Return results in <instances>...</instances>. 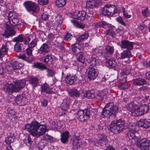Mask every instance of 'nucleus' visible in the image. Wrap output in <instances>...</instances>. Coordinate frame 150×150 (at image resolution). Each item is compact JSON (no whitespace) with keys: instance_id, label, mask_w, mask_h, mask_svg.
I'll return each mask as SVG.
<instances>
[{"instance_id":"55","label":"nucleus","mask_w":150,"mask_h":150,"mask_svg":"<svg viewBox=\"0 0 150 150\" xmlns=\"http://www.w3.org/2000/svg\"><path fill=\"white\" fill-rule=\"evenodd\" d=\"M133 131L132 129V128L131 131L128 132V136L130 139H133L135 137L134 134L132 131Z\"/></svg>"},{"instance_id":"28","label":"nucleus","mask_w":150,"mask_h":150,"mask_svg":"<svg viewBox=\"0 0 150 150\" xmlns=\"http://www.w3.org/2000/svg\"><path fill=\"white\" fill-rule=\"evenodd\" d=\"M15 138V134L14 133H10L9 135L7 137L5 140V143L8 144H10L13 142Z\"/></svg>"},{"instance_id":"6","label":"nucleus","mask_w":150,"mask_h":150,"mask_svg":"<svg viewBox=\"0 0 150 150\" xmlns=\"http://www.w3.org/2000/svg\"><path fill=\"white\" fill-rule=\"evenodd\" d=\"M117 12V8L115 6L108 4L103 7L102 11L103 14L107 16H112Z\"/></svg>"},{"instance_id":"7","label":"nucleus","mask_w":150,"mask_h":150,"mask_svg":"<svg viewBox=\"0 0 150 150\" xmlns=\"http://www.w3.org/2000/svg\"><path fill=\"white\" fill-rule=\"evenodd\" d=\"M136 108L134 110L132 113L134 116H139L146 113L148 110L149 108L146 105H143L139 107L137 105Z\"/></svg>"},{"instance_id":"11","label":"nucleus","mask_w":150,"mask_h":150,"mask_svg":"<svg viewBox=\"0 0 150 150\" xmlns=\"http://www.w3.org/2000/svg\"><path fill=\"white\" fill-rule=\"evenodd\" d=\"M98 73V71L96 69L93 67L90 68L88 70V78L90 80H93L97 77Z\"/></svg>"},{"instance_id":"17","label":"nucleus","mask_w":150,"mask_h":150,"mask_svg":"<svg viewBox=\"0 0 150 150\" xmlns=\"http://www.w3.org/2000/svg\"><path fill=\"white\" fill-rule=\"evenodd\" d=\"M98 139L96 143L98 145L103 146L106 144L107 143L106 136L104 134H99L98 136Z\"/></svg>"},{"instance_id":"50","label":"nucleus","mask_w":150,"mask_h":150,"mask_svg":"<svg viewBox=\"0 0 150 150\" xmlns=\"http://www.w3.org/2000/svg\"><path fill=\"white\" fill-rule=\"evenodd\" d=\"M93 52L96 54H97V55L100 56L102 55L103 52L101 49H99L98 48H96L93 50Z\"/></svg>"},{"instance_id":"40","label":"nucleus","mask_w":150,"mask_h":150,"mask_svg":"<svg viewBox=\"0 0 150 150\" xmlns=\"http://www.w3.org/2000/svg\"><path fill=\"white\" fill-rule=\"evenodd\" d=\"M24 142L28 146H31L33 142L32 141L29 135H27L24 139Z\"/></svg>"},{"instance_id":"60","label":"nucleus","mask_w":150,"mask_h":150,"mask_svg":"<svg viewBox=\"0 0 150 150\" xmlns=\"http://www.w3.org/2000/svg\"><path fill=\"white\" fill-rule=\"evenodd\" d=\"M117 21L119 22L120 23L123 25L126 26V24L124 22L122 18L121 17H118L116 19Z\"/></svg>"},{"instance_id":"58","label":"nucleus","mask_w":150,"mask_h":150,"mask_svg":"<svg viewBox=\"0 0 150 150\" xmlns=\"http://www.w3.org/2000/svg\"><path fill=\"white\" fill-rule=\"evenodd\" d=\"M38 3L41 5L44 6L47 5L49 2L48 0H38Z\"/></svg>"},{"instance_id":"1","label":"nucleus","mask_w":150,"mask_h":150,"mask_svg":"<svg viewBox=\"0 0 150 150\" xmlns=\"http://www.w3.org/2000/svg\"><path fill=\"white\" fill-rule=\"evenodd\" d=\"M25 129L30 135L35 137L42 135L47 130L45 125L41 124L36 121L26 124Z\"/></svg>"},{"instance_id":"35","label":"nucleus","mask_w":150,"mask_h":150,"mask_svg":"<svg viewBox=\"0 0 150 150\" xmlns=\"http://www.w3.org/2000/svg\"><path fill=\"white\" fill-rule=\"evenodd\" d=\"M137 105L134 103V101H132L127 104L126 105V108L129 111L131 112L132 113L134 110L137 108Z\"/></svg>"},{"instance_id":"8","label":"nucleus","mask_w":150,"mask_h":150,"mask_svg":"<svg viewBox=\"0 0 150 150\" xmlns=\"http://www.w3.org/2000/svg\"><path fill=\"white\" fill-rule=\"evenodd\" d=\"M23 64L19 63L15 59H13L8 63L6 68L7 71L11 73L16 70L20 69Z\"/></svg>"},{"instance_id":"36","label":"nucleus","mask_w":150,"mask_h":150,"mask_svg":"<svg viewBox=\"0 0 150 150\" xmlns=\"http://www.w3.org/2000/svg\"><path fill=\"white\" fill-rule=\"evenodd\" d=\"M70 103V101L68 98H65L63 99L62 104V106L63 109L65 110H67L69 107Z\"/></svg>"},{"instance_id":"14","label":"nucleus","mask_w":150,"mask_h":150,"mask_svg":"<svg viewBox=\"0 0 150 150\" xmlns=\"http://www.w3.org/2000/svg\"><path fill=\"white\" fill-rule=\"evenodd\" d=\"M6 29L4 30V32L2 34L3 36L6 38H8L10 36L14 35L16 33L11 26L8 23L6 24Z\"/></svg>"},{"instance_id":"43","label":"nucleus","mask_w":150,"mask_h":150,"mask_svg":"<svg viewBox=\"0 0 150 150\" xmlns=\"http://www.w3.org/2000/svg\"><path fill=\"white\" fill-rule=\"evenodd\" d=\"M43 62L45 64H48V62H52L53 61V58L50 55H46L43 59Z\"/></svg>"},{"instance_id":"4","label":"nucleus","mask_w":150,"mask_h":150,"mask_svg":"<svg viewBox=\"0 0 150 150\" xmlns=\"http://www.w3.org/2000/svg\"><path fill=\"white\" fill-rule=\"evenodd\" d=\"M18 14L14 12H9L8 15V19L10 25L17 28L21 27L23 25V23L18 18Z\"/></svg>"},{"instance_id":"64","label":"nucleus","mask_w":150,"mask_h":150,"mask_svg":"<svg viewBox=\"0 0 150 150\" xmlns=\"http://www.w3.org/2000/svg\"><path fill=\"white\" fill-rule=\"evenodd\" d=\"M93 11L89 10L88 14L87 15L86 18L88 19H89V18H88V17H89V18L92 17L93 16Z\"/></svg>"},{"instance_id":"37","label":"nucleus","mask_w":150,"mask_h":150,"mask_svg":"<svg viewBox=\"0 0 150 150\" xmlns=\"http://www.w3.org/2000/svg\"><path fill=\"white\" fill-rule=\"evenodd\" d=\"M33 67L35 68H38L41 71L47 69L46 67L42 63L36 62L34 63Z\"/></svg>"},{"instance_id":"53","label":"nucleus","mask_w":150,"mask_h":150,"mask_svg":"<svg viewBox=\"0 0 150 150\" xmlns=\"http://www.w3.org/2000/svg\"><path fill=\"white\" fill-rule=\"evenodd\" d=\"M142 14L143 16L147 17L149 16V12L147 8H145L142 9Z\"/></svg>"},{"instance_id":"19","label":"nucleus","mask_w":150,"mask_h":150,"mask_svg":"<svg viewBox=\"0 0 150 150\" xmlns=\"http://www.w3.org/2000/svg\"><path fill=\"white\" fill-rule=\"evenodd\" d=\"M150 145L149 140L146 139L144 138L141 140L140 147L142 150H147Z\"/></svg>"},{"instance_id":"39","label":"nucleus","mask_w":150,"mask_h":150,"mask_svg":"<svg viewBox=\"0 0 150 150\" xmlns=\"http://www.w3.org/2000/svg\"><path fill=\"white\" fill-rule=\"evenodd\" d=\"M88 62L93 67L95 66L98 63V60L94 57H91L87 59Z\"/></svg>"},{"instance_id":"29","label":"nucleus","mask_w":150,"mask_h":150,"mask_svg":"<svg viewBox=\"0 0 150 150\" xmlns=\"http://www.w3.org/2000/svg\"><path fill=\"white\" fill-rule=\"evenodd\" d=\"M38 79L36 77H31L29 80L30 84L33 88L38 85Z\"/></svg>"},{"instance_id":"20","label":"nucleus","mask_w":150,"mask_h":150,"mask_svg":"<svg viewBox=\"0 0 150 150\" xmlns=\"http://www.w3.org/2000/svg\"><path fill=\"white\" fill-rule=\"evenodd\" d=\"M26 84L24 80H18L16 81L14 86L16 92H18L24 88Z\"/></svg>"},{"instance_id":"45","label":"nucleus","mask_w":150,"mask_h":150,"mask_svg":"<svg viewBox=\"0 0 150 150\" xmlns=\"http://www.w3.org/2000/svg\"><path fill=\"white\" fill-rule=\"evenodd\" d=\"M55 4L58 7H62L65 5L66 2L65 0H57Z\"/></svg>"},{"instance_id":"48","label":"nucleus","mask_w":150,"mask_h":150,"mask_svg":"<svg viewBox=\"0 0 150 150\" xmlns=\"http://www.w3.org/2000/svg\"><path fill=\"white\" fill-rule=\"evenodd\" d=\"M58 25H60L62 23V18L60 15H57L55 18Z\"/></svg>"},{"instance_id":"57","label":"nucleus","mask_w":150,"mask_h":150,"mask_svg":"<svg viewBox=\"0 0 150 150\" xmlns=\"http://www.w3.org/2000/svg\"><path fill=\"white\" fill-rule=\"evenodd\" d=\"M7 111L8 113L9 116H12L15 115V112L14 110H11V108H8L7 109Z\"/></svg>"},{"instance_id":"30","label":"nucleus","mask_w":150,"mask_h":150,"mask_svg":"<svg viewBox=\"0 0 150 150\" xmlns=\"http://www.w3.org/2000/svg\"><path fill=\"white\" fill-rule=\"evenodd\" d=\"M81 94L80 92L76 89H72L69 91V95L72 97H79Z\"/></svg>"},{"instance_id":"5","label":"nucleus","mask_w":150,"mask_h":150,"mask_svg":"<svg viewBox=\"0 0 150 150\" xmlns=\"http://www.w3.org/2000/svg\"><path fill=\"white\" fill-rule=\"evenodd\" d=\"M95 26L97 27H102L108 29H106V33L108 35H110L112 37H114L115 35V33L112 30L114 27L110 24H108L105 21L100 22L98 23H94Z\"/></svg>"},{"instance_id":"33","label":"nucleus","mask_w":150,"mask_h":150,"mask_svg":"<svg viewBox=\"0 0 150 150\" xmlns=\"http://www.w3.org/2000/svg\"><path fill=\"white\" fill-rule=\"evenodd\" d=\"M106 64L109 68H114L116 67V62L115 60L112 59H108L106 61Z\"/></svg>"},{"instance_id":"18","label":"nucleus","mask_w":150,"mask_h":150,"mask_svg":"<svg viewBox=\"0 0 150 150\" xmlns=\"http://www.w3.org/2000/svg\"><path fill=\"white\" fill-rule=\"evenodd\" d=\"M86 13L84 11H80L77 13H74L73 17L78 20H84L86 18Z\"/></svg>"},{"instance_id":"26","label":"nucleus","mask_w":150,"mask_h":150,"mask_svg":"<svg viewBox=\"0 0 150 150\" xmlns=\"http://www.w3.org/2000/svg\"><path fill=\"white\" fill-rule=\"evenodd\" d=\"M99 1L97 0L89 1L86 3V7L88 8H93L98 6Z\"/></svg>"},{"instance_id":"34","label":"nucleus","mask_w":150,"mask_h":150,"mask_svg":"<svg viewBox=\"0 0 150 150\" xmlns=\"http://www.w3.org/2000/svg\"><path fill=\"white\" fill-rule=\"evenodd\" d=\"M69 133L68 131H65L61 135V141L62 143L65 144L67 142L69 137Z\"/></svg>"},{"instance_id":"46","label":"nucleus","mask_w":150,"mask_h":150,"mask_svg":"<svg viewBox=\"0 0 150 150\" xmlns=\"http://www.w3.org/2000/svg\"><path fill=\"white\" fill-rule=\"evenodd\" d=\"M89 36L87 33H84L81 35L77 39L78 42H81L84 40L87 39Z\"/></svg>"},{"instance_id":"25","label":"nucleus","mask_w":150,"mask_h":150,"mask_svg":"<svg viewBox=\"0 0 150 150\" xmlns=\"http://www.w3.org/2000/svg\"><path fill=\"white\" fill-rule=\"evenodd\" d=\"M39 53L43 55H45L50 51V46L46 43H43L38 50Z\"/></svg>"},{"instance_id":"15","label":"nucleus","mask_w":150,"mask_h":150,"mask_svg":"<svg viewBox=\"0 0 150 150\" xmlns=\"http://www.w3.org/2000/svg\"><path fill=\"white\" fill-rule=\"evenodd\" d=\"M134 44V43L133 42L128 40H123L121 41L120 46L121 48L126 49L127 50L130 51L133 49V45Z\"/></svg>"},{"instance_id":"13","label":"nucleus","mask_w":150,"mask_h":150,"mask_svg":"<svg viewBox=\"0 0 150 150\" xmlns=\"http://www.w3.org/2000/svg\"><path fill=\"white\" fill-rule=\"evenodd\" d=\"M2 88L5 92L9 94L13 92H17L14 85L11 83H6L4 84Z\"/></svg>"},{"instance_id":"32","label":"nucleus","mask_w":150,"mask_h":150,"mask_svg":"<svg viewBox=\"0 0 150 150\" xmlns=\"http://www.w3.org/2000/svg\"><path fill=\"white\" fill-rule=\"evenodd\" d=\"M132 56L130 51L125 50L120 53V57L119 58L120 59H123L126 58L131 57Z\"/></svg>"},{"instance_id":"16","label":"nucleus","mask_w":150,"mask_h":150,"mask_svg":"<svg viewBox=\"0 0 150 150\" xmlns=\"http://www.w3.org/2000/svg\"><path fill=\"white\" fill-rule=\"evenodd\" d=\"M77 79V77L76 75H71L70 74H68L65 76V80L67 84L71 85L74 84Z\"/></svg>"},{"instance_id":"23","label":"nucleus","mask_w":150,"mask_h":150,"mask_svg":"<svg viewBox=\"0 0 150 150\" xmlns=\"http://www.w3.org/2000/svg\"><path fill=\"white\" fill-rule=\"evenodd\" d=\"M82 144V142L80 137H75L73 142V148L75 149H80Z\"/></svg>"},{"instance_id":"56","label":"nucleus","mask_w":150,"mask_h":150,"mask_svg":"<svg viewBox=\"0 0 150 150\" xmlns=\"http://www.w3.org/2000/svg\"><path fill=\"white\" fill-rule=\"evenodd\" d=\"M144 128H150V120H144Z\"/></svg>"},{"instance_id":"41","label":"nucleus","mask_w":150,"mask_h":150,"mask_svg":"<svg viewBox=\"0 0 150 150\" xmlns=\"http://www.w3.org/2000/svg\"><path fill=\"white\" fill-rule=\"evenodd\" d=\"M78 61L83 64L85 62V58L84 57L83 52H80L79 54V56L77 58Z\"/></svg>"},{"instance_id":"9","label":"nucleus","mask_w":150,"mask_h":150,"mask_svg":"<svg viewBox=\"0 0 150 150\" xmlns=\"http://www.w3.org/2000/svg\"><path fill=\"white\" fill-rule=\"evenodd\" d=\"M24 5L28 11L36 13L39 11L40 8L38 5L32 1H27L24 3Z\"/></svg>"},{"instance_id":"22","label":"nucleus","mask_w":150,"mask_h":150,"mask_svg":"<svg viewBox=\"0 0 150 150\" xmlns=\"http://www.w3.org/2000/svg\"><path fill=\"white\" fill-rule=\"evenodd\" d=\"M16 102L18 105L23 106L26 104L27 100L25 97L23 96L22 95H20L16 97Z\"/></svg>"},{"instance_id":"63","label":"nucleus","mask_w":150,"mask_h":150,"mask_svg":"<svg viewBox=\"0 0 150 150\" xmlns=\"http://www.w3.org/2000/svg\"><path fill=\"white\" fill-rule=\"evenodd\" d=\"M144 120H140L138 122V125L139 126L142 127L144 128Z\"/></svg>"},{"instance_id":"21","label":"nucleus","mask_w":150,"mask_h":150,"mask_svg":"<svg viewBox=\"0 0 150 150\" xmlns=\"http://www.w3.org/2000/svg\"><path fill=\"white\" fill-rule=\"evenodd\" d=\"M8 50L9 47L7 42L2 44L1 47L0 48V58L2 57L5 54H7Z\"/></svg>"},{"instance_id":"31","label":"nucleus","mask_w":150,"mask_h":150,"mask_svg":"<svg viewBox=\"0 0 150 150\" xmlns=\"http://www.w3.org/2000/svg\"><path fill=\"white\" fill-rule=\"evenodd\" d=\"M105 50L106 52L104 54L105 57H106V55H107V56L109 57V55L113 54L114 51L113 46L109 45H108L105 48Z\"/></svg>"},{"instance_id":"27","label":"nucleus","mask_w":150,"mask_h":150,"mask_svg":"<svg viewBox=\"0 0 150 150\" xmlns=\"http://www.w3.org/2000/svg\"><path fill=\"white\" fill-rule=\"evenodd\" d=\"M133 82L135 85L138 86L145 85L147 83V82L144 79L140 78L134 79Z\"/></svg>"},{"instance_id":"47","label":"nucleus","mask_w":150,"mask_h":150,"mask_svg":"<svg viewBox=\"0 0 150 150\" xmlns=\"http://www.w3.org/2000/svg\"><path fill=\"white\" fill-rule=\"evenodd\" d=\"M46 75L48 77H52L55 74V71L52 69H46Z\"/></svg>"},{"instance_id":"62","label":"nucleus","mask_w":150,"mask_h":150,"mask_svg":"<svg viewBox=\"0 0 150 150\" xmlns=\"http://www.w3.org/2000/svg\"><path fill=\"white\" fill-rule=\"evenodd\" d=\"M30 40V38L28 37H24L23 40L24 44L25 45L28 44Z\"/></svg>"},{"instance_id":"44","label":"nucleus","mask_w":150,"mask_h":150,"mask_svg":"<svg viewBox=\"0 0 150 150\" xmlns=\"http://www.w3.org/2000/svg\"><path fill=\"white\" fill-rule=\"evenodd\" d=\"M44 138L48 142L52 143L54 142L55 141V139L53 137L46 134L44 136Z\"/></svg>"},{"instance_id":"54","label":"nucleus","mask_w":150,"mask_h":150,"mask_svg":"<svg viewBox=\"0 0 150 150\" xmlns=\"http://www.w3.org/2000/svg\"><path fill=\"white\" fill-rule=\"evenodd\" d=\"M130 72L129 69L125 68L123 69L122 72H121V74L122 75H126L129 74Z\"/></svg>"},{"instance_id":"51","label":"nucleus","mask_w":150,"mask_h":150,"mask_svg":"<svg viewBox=\"0 0 150 150\" xmlns=\"http://www.w3.org/2000/svg\"><path fill=\"white\" fill-rule=\"evenodd\" d=\"M79 45V44L78 43H76L73 44L71 46V49L72 51L74 53H76L78 50H79V48L78 47Z\"/></svg>"},{"instance_id":"12","label":"nucleus","mask_w":150,"mask_h":150,"mask_svg":"<svg viewBox=\"0 0 150 150\" xmlns=\"http://www.w3.org/2000/svg\"><path fill=\"white\" fill-rule=\"evenodd\" d=\"M41 91L48 94H52L55 93L56 91L53 88H50L49 85L45 82L41 85Z\"/></svg>"},{"instance_id":"38","label":"nucleus","mask_w":150,"mask_h":150,"mask_svg":"<svg viewBox=\"0 0 150 150\" xmlns=\"http://www.w3.org/2000/svg\"><path fill=\"white\" fill-rule=\"evenodd\" d=\"M86 98L89 99H92L96 97V96L94 91L92 90L86 91Z\"/></svg>"},{"instance_id":"42","label":"nucleus","mask_w":150,"mask_h":150,"mask_svg":"<svg viewBox=\"0 0 150 150\" xmlns=\"http://www.w3.org/2000/svg\"><path fill=\"white\" fill-rule=\"evenodd\" d=\"M24 36L23 35H19L17 37L14 38L13 41L17 42H21L23 41Z\"/></svg>"},{"instance_id":"61","label":"nucleus","mask_w":150,"mask_h":150,"mask_svg":"<svg viewBox=\"0 0 150 150\" xmlns=\"http://www.w3.org/2000/svg\"><path fill=\"white\" fill-rule=\"evenodd\" d=\"M48 17L49 15L46 13H44L41 16V18L43 20H46Z\"/></svg>"},{"instance_id":"3","label":"nucleus","mask_w":150,"mask_h":150,"mask_svg":"<svg viewBox=\"0 0 150 150\" xmlns=\"http://www.w3.org/2000/svg\"><path fill=\"white\" fill-rule=\"evenodd\" d=\"M125 122L124 120L120 119L112 122L110 125L111 131L114 133H118L124 129Z\"/></svg>"},{"instance_id":"52","label":"nucleus","mask_w":150,"mask_h":150,"mask_svg":"<svg viewBox=\"0 0 150 150\" xmlns=\"http://www.w3.org/2000/svg\"><path fill=\"white\" fill-rule=\"evenodd\" d=\"M14 50L16 52H19L21 50V44L19 42H16L14 46Z\"/></svg>"},{"instance_id":"2","label":"nucleus","mask_w":150,"mask_h":150,"mask_svg":"<svg viewBox=\"0 0 150 150\" xmlns=\"http://www.w3.org/2000/svg\"><path fill=\"white\" fill-rule=\"evenodd\" d=\"M118 108L114 105L113 103L107 104L101 112L103 117H109L110 116L114 117L118 112Z\"/></svg>"},{"instance_id":"24","label":"nucleus","mask_w":150,"mask_h":150,"mask_svg":"<svg viewBox=\"0 0 150 150\" xmlns=\"http://www.w3.org/2000/svg\"><path fill=\"white\" fill-rule=\"evenodd\" d=\"M32 49L29 47L26 49V50L28 57H27L25 54H23L21 55L20 58L25 61L31 59L32 56Z\"/></svg>"},{"instance_id":"10","label":"nucleus","mask_w":150,"mask_h":150,"mask_svg":"<svg viewBox=\"0 0 150 150\" xmlns=\"http://www.w3.org/2000/svg\"><path fill=\"white\" fill-rule=\"evenodd\" d=\"M90 111L88 109L79 110L78 112V115L79 120L82 122H85L90 117Z\"/></svg>"},{"instance_id":"59","label":"nucleus","mask_w":150,"mask_h":150,"mask_svg":"<svg viewBox=\"0 0 150 150\" xmlns=\"http://www.w3.org/2000/svg\"><path fill=\"white\" fill-rule=\"evenodd\" d=\"M72 37V35L71 34L69 33H67L65 36L64 40L66 41H69L71 40Z\"/></svg>"},{"instance_id":"49","label":"nucleus","mask_w":150,"mask_h":150,"mask_svg":"<svg viewBox=\"0 0 150 150\" xmlns=\"http://www.w3.org/2000/svg\"><path fill=\"white\" fill-rule=\"evenodd\" d=\"M37 42L36 40L33 39L32 41L28 45V47L33 49L37 45Z\"/></svg>"}]
</instances>
